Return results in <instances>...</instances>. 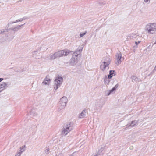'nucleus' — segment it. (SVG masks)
I'll return each mask as SVG.
<instances>
[{"label": "nucleus", "mask_w": 156, "mask_h": 156, "mask_svg": "<svg viewBox=\"0 0 156 156\" xmlns=\"http://www.w3.org/2000/svg\"><path fill=\"white\" fill-rule=\"evenodd\" d=\"M83 48V47L79 46L76 51L73 53V56L70 60V64L71 66H74L77 63L78 55L82 51Z\"/></svg>", "instance_id": "f257e3e1"}, {"label": "nucleus", "mask_w": 156, "mask_h": 156, "mask_svg": "<svg viewBox=\"0 0 156 156\" xmlns=\"http://www.w3.org/2000/svg\"><path fill=\"white\" fill-rule=\"evenodd\" d=\"M69 53L68 51L64 50L60 51L51 55L50 56V59L51 60H53L63 55H67Z\"/></svg>", "instance_id": "f03ea898"}, {"label": "nucleus", "mask_w": 156, "mask_h": 156, "mask_svg": "<svg viewBox=\"0 0 156 156\" xmlns=\"http://www.w3.org/2000/svg\"><path fill=\"white\" fill-rule=\"evenodd\" d=\"M68 99L66 97L63 96L60 98L58 106V112H60L62 109L65 108Z\"/></svg>", "instance_id": "7ed1b4c3"}, {"label": "nucleus", "mask_w": 156, "mask_h": 156, "mask_svg": "<svg viewBox=\"0 0 156 156\" xmlns=\"http://www.w3.org/2000/svg\"><path fill=\"white\" fill-rule=\"evenodd\" d=\"M146 30L150 34H154L156 32V23H149L146 27Z\"/></svg>", "instance_id": "20e7f679"}, {"label": "nucleus", "mask_w": 156, "mask_h": 156, "mask_svg": "<svg viewBox=\"0 0 156 156\" xmlns=\"http://www.w3.org/2000/svg\"><path fill=\"white\" fill-rule=\"evenodd\" d=\"M111 62V60L109 57H107L106 59L100 65V69L104 71L105 69L108 70L109 69L108 66Z\"/></svg>", "instance_id": "39448f33"}, {"label": "nucleus", "mask_w": 156, "mask_h": 156, "mask_svg": "<svg viewBox=\"0 0 156 156\" xmlns=\"http://www.w3.org/2000/svg\"><path fill=\"white\" fill-rule=\"evenodd\" d=\"M63 80V78L62 77H56L54 82V89L56 90L62 84Z\"/></svg>", "instance_id": "423d86ee"}, {"label": "nucleus", "mask_w": 156, "mask_h": 156, "mask_svg": "<svg viewBox=\"0 0 156 156\" xmlns=\"http://www.w3.org/2000/svg\"><path fill=\"white\" fill-rule=\"evenodd\" d=\"M123 58L122 57V54L121 52H119L116 53L115 55V60L116 61L115 62V64L118 66L122 62V59Z\"/></svg>", "instance_id": "0eeeda50"}, {"label": "nucleus", "mask_w": 156, "mask_h": 156, "mask_svg": "<svg viewBox=\"0 0 156 156\" xmlns=\"http://www.w3.org/2000/svg\"><path fill=\"white\" fill-rule=\"evenodd\" d=\"M8 82H2L0 84V92L5 89L8 85H10Z\"/></svg>", "instance_id": "6e6552de"}, {"label": "nucleus", "mask_w": 156, "mask_h": 156, "mask_svg": "<svg viewBox=\"0 0 156 156\" xmlns=\"http://www.w3.org/2000/svg\"><path fill=\"white\" fill-rule=\"evenodd\" d=\"M25 24V23H24L20 25H18L16 26H14L10 28L9 29V30H12L13 31L14 33L16 32L20 29V28L21 27L24 25Z\"/></svg>", "instance_id": "1a4fd4ad"}, {"label": "nucleus", "mask_w": 156, "mask_h": 156, "mask_svg": "<svg viewBox=\"0 0 156 156\" xmlns=\"http://www.w3.org/2000/svg\"><path fill=\"white\" fill-rule=\"evenodd\" d=\"M64 127L66 129L68 130L69 132L72 131L73 128V123L71 122L67 123Z\"/></svg>", "instance_id": "9d476101"}, {"label": "nucleus", "mask_w": 156, "mask_h": 156, "mask_svg": "<svg viewBox=\"0 0 156 156\" xmlns=\"http://www.w3.org/2000/svg\"><path fill=\"white\" fill-rule=\"evenodd\" d=\"M138 124V121L137 120L132 121L130 124H128L127 125L128 128H132Z\"/></svg>", "instance_id": "9b49d317"}, {"label": "nucleus", "mask_w": 156, "mask_h": 156, "mask_svg": "<svg viewBox=\"0 0 156 156\" xmlns=\"http://www.w3.org/2000/svg\"><path fill=\"white\" fill-rule=\"evenodd\" d=\"M118 87V84H116L113 87L111 90L108 91V93L107 94V96L111 94H112L115 91L116 89Z\"/></svg>", "instance_id": "f8f14e48"}, {"label": "nucleus", "mask_w": 156, "mask_h": 156, "mask_svg": "<svg viewBox=\"0 0 156 156\" xmlns=\"http://www.w3.org/2000/svg\"><path fill=\"white\" fill-rule=\"evenodd\" d=\"M138 36V34L136 33H132L129 35L127 38L130 39H135Z\"/></svg>", "instance_id": "ddd939ff"}, {"label": "nucleus", "mask_w": 156, "mask_h": 156, "mask_svg": "<svg viewBox=\"0 0 156 156\" xmlns=\"http://www.w3.org/2000/svg\"><path fill=\"white\" fill-rule=\"evenodd\" d=\"M87 111L84 109L79 114V118L80 119H82L84 118L86 115Z\"/></svg>", "instance_id": "4468645a"}, {"label": "nucleus", "mask_w": 156, "mask_h": 156, "mask_svg": "<svg viewBox=\"0 0 156 156\" xmlns=\"http://www.w3.org/2000/svg\"><path fill=\"white\" fill-rule=\"evenodd\" d=\"M51 81V80L49 78V76H47L46 78L44 79L42 83V84H43L45 85L48 84L49 85V83Z\"/></svg>", "instance_id": "2eb2a0df"}, {"label": "nucleus", "mask_w": 156, "mask_h": 156, "mask_svg": "<svg viewBox=\"0 0 156 156\" xmlns=\"http://www.w3.org/2000/svg\"><path fill=\"white\" fill-rule=\"evenodd\" d=\"M69 132V131L68 130L66 129L63 127L62 129L61 134L65 136Z\"/></svg>", "instance_id": "dca6fc26"}, {"label": "nucleus", "mask_w": 156, "mask_h": 156, "mask_svg": "<svg viewBox=\"0 0 156 156\" xmlns=\"http://www.w3.org/2000/svg\"><path fill=\"white\" fill-rule=\"evenodd\" d=\"M115 71L114 70H111L109 71V74L108 75V77L109 79H110L114 76V74Z\"/></svg>", "instance_id": "f3484780"}, {"label": "nucleus", "mask_w": 156, "mask_h": 156, "mask_svg": "<svg viewBox=\"0 0 156 156\" xmlns=\"http://www.w3.org/2000/svg\"><path fill=\"white\" fill-rule=\"evenodd\" d=\"M15 23H16V22H15V21H10L8 23V25L5 27V29L7 32L9 31V29H8V27H9V25L10 24H13Z\"/></svg>", "instance_id": "a211bd4d"}, {"label": "nucleus", "mask_w": 156, "mask_h": 156, "mask_svg": "<svg viewBox=\"0 0 156 156\" xmlns=\"http://www.w3.org/2000/svg\"><path fill=\"white\" fill-rule=\"evenodd\" d=\"M104 103H102L101 104H100L98 105V103L96 104V106L97 108L101 109L103 107Z\"/></svg>", "instance_id": "6ab92c4d"}, {"label": "nucleus", "mask_w": 156, "mask_h": 156, "mask_svg": "<svg viewBox=\"0 0 156 156\" xmlns=\"http://www.w3.org/2000/svg\"><path fill=\"white\" fill-rule=\"evenodd\" d=\"M103 150H104L103 148L101 147L99 150L97 154L95 155V156H98L101 154V153L102 152Z\"/></svg>", "instance_id": "aec40b11"}, {"label": "nucleus", "mask_w": 156, "mask_h": 156, "mask_svg": "<svg viewBox=\"0 0 156 156\" xmlns=\"http://www.w3.org/2000/svg\"><path fill=\"white\" fill-rule=\"evenodd\" d=\"M49 148H48L44 151V153L46 154H47L49 153Z\"/></svg>", "instance_id": "412c9836"}, {"label": "nucleus", "mask_w": 156, "mask_h": 156, "mask_svg": "<svg viewBox=\"0 0 156 156\" xmlns=\"http://www.w3.org/2000/svg\"><path fill=\"white\" fill-rule=\"evenodd\" d=\"M135 81L136 82H139L141 81V80L136 77Z\"/></svg>", "instance_id": "4be33fe9"}, {"label": "nucleus", "mask_w": 156, "mask_h": 156, "mask_svg": "<svg viewBox=\"0 0 156 156\" xmlns=\"http://www.w3.org/2000/svg\"><path fill=\"white\" fill-rule=\"evenodd\" d=\"M6 31V30H5V29H3L2 30H0V34H1L3 33H4Z\"/></svg>", "instance_id": "5701e85b"}, {"label": "nucleus", "mask_w": 156, "mask_h": 156, "mask_svg": "<svg viewBox=\"0 0 156 156\" xmlns=\"http://www.w3.org/2000/svg\"><path fill=\"white\" fill-rule=\"evenodd\" d=\"M87 33V32L85 31V32L83 33H80V36L81 37H83Z\"/></svg>", "instance_id": "b1692460"}, {"label": "nucleus", "mask_w": 156, "mask_h": 156, "mask_svg": "<svg viewBox=\"0 0 156 156\" xmlns=\"http://www.w3.org/2000/svg\"><path fill=\"white\" fill-rule=\"evenodd\" d=\"M136 76H132L131 77V79H132V80H134V81H135V80H136Z\"/></svg>", "instance_id": "393cba45"}, {"label": "nucleus", "mask_w": 156, "mask_h": 156, "mask_svg": "<svg viewBox=\"0 0 156 156\" xmlns=\"http://www.w3.org/2000/svg\"><path fill=\"white\" fill-rule=\"evenodd\" d=\"M25 147V146H23L22 147V148H21V150H20V152L22 153V152H23L24 151V150L23 149V148Z\"/></svg>", "instance_id": "a878e982"}, {"label": "nucleus", "mask_w": 156, "mask_h": 156, "mask_svg": "<svg viewBox=\"0 0 156 156\" xmlns=\"http://www.w3.org/2000/svg\"><path fill=\"white\" fill-rule=\"evenodd\" d=\"M137 48V46L135 45L133 46V51L134 52H135L136 49Z\"/></svg>", "instance_id": "bb28decb"}, {"label": "nucleus", "mask_w": 156, "mask_h": 156, "mask_svg": "<svg viewBox=\"0 0 156 156\" xmlns=\"http://www.w3.org/2000/svg\"><path fill=\"white\" fill-rule=\"evenodd\" d=\"M23 20H22V19L21 18H20L19 20H16L15 21V22H16V23H17V22H21Z\"/></svg>", "instance_id": "cd10ccee"}, {"label": "nucleus", "mask_w": 156, "mask_h": 156, "mask_svg": "<svg viewBox=\"0 0 156 156\" xmlns=\"http://www.w3.org/2000/svg\"><path fill=\"white\" fill-rule=\"evenodd\" d=\"M14 71L16 72H18L20 71V69L17 68H14Z\"/></svg>", "instance_id": "c85d7f7f"}, {"label": "nucleus", "mask_w": 156, "mask_h": 156, "mask_svg": "<svg viewBox=\"0 0 156 156\" xmlns=\"http://www.w3.org/2000/svg\"><path fill=\"white\" fill-rule=\"evenodd\" d=\"M21 153L20 152H18L17 154L15 156H20Z\"/></svg>", "instance_id": "c756f323"}, {"label": "nucleus", "mask_w": 156, "mask_h": 156, "mask_svg": "<svg viewBox=\"0 0 156 156\" xmlns=\"http://www.w3.org/2000/svg\"><path fill=\"white\" fill-rule=\"evenodd\" d=\"M150 0H144V1L145 3H150Z\"/></svg>", "instance_id": "7c9ffc66"}, {"label": "nucleus", "mask_w": 156, "mask_h": 156, "mask_svg": "<svg viewBox=\"0 0 156 156\" xmlns=\"http://www.w3.org/2000/svg\"><path fill=\"white\" fill-rule=\"evenodd\" d=\"M22 20H26L28 19V18L27 17H24L23 18H21Z\"/></svg>", "instance_id": "2f4dec72"}, {"label": "nucleus", "mask_w": 156, "mask_h": 156, "mask_svg": "<svg viewBox=\"0 0 156 156\" xmlns=\"http://www.w3.org/2000/svg\"><path fill=\"white\" fill-rule=\"evenodd\" d=\"M141 41H138V42L135 41V43L136 44V45H137L139 44Z\"/></svg>", "instance_id": "473e14b6"}, {"label": "nucleus", "mask_w": 156, "mask_h": 156, "mask_svg": "<svg viewBox=\"0 0 156 156\" xmlns=\"http://www.w3.org/2000/svg\"><path fill=\"white\" fill-rule=\"evenodd\" d=\"M57 156H64V155L62 153H59L58 154V155Z\"/></svg>", "instance_id": "72a5a7b5"}, {"label": "nucleus", "mask_w": 156, "mask_h": 156, "mask_svg": "<svg viewBox=\"0 0 156 156\" xmlns=\"http://www.w3.org/2000/svg\"><path fill=\"white\" fill-rule=\"evenodd\" d=\"M107 81H108V80L107 79H105L104 80L105 83H106V82ZM108 83H109V81L108 82V83H107V84H108Z\"/></svg>", "instance_id": "f704fd0d"}, {"label": "nucleus", "mask_w": 156, "mask_h": 156, "mask_svg": "<svg viewBox=\"0 0 156 156\" xmlns=\"http://www.w3.org/2000/svg\"><path fill=\"white\" fill-rule=\"evenodd\" d=\"M156 71V66L154 67V69L153 70V71Z\"/></svg>", "instance_id": "c9c22d12"}, {"label": "nucleus", "mask_w": 156, "mask_h": 156, "mask_svg": "<svg viewBox=\"0 0 156 156\" xmlns=\"http://www.w3.org/2000/svg\"><path fill=\"white\" fill-rule=\"evenodd\" d=\"M4 80L3 78H0V82H1L2 81V80Z\"/></svg>", "instance_id": "e433bc0d"}, {"label": "nucleus", "mask_w": 156, "mask_h": 156, "mask_svg": "<svg viewBox=\"0 0 156 156\" xmlns=\"http://www.w3.org/2000/svg\"><path fill=\"white\" fill-rule=\"evenodd\" d=\"M154 71H153V70H152V71L151 72V73H154Z\"/></svg>", "instance_id": "4c0bfd02"}, {"label": "nucleus", "mask_w": 156, "mask_h": 156, "mask_svg": "<svg viewBox=\"0 0 156 156\" xmlns=\"http://www.w3.org/2000/svg\"><path fill=\"white\" fill-rule=\"evenodd\" d=\"M130 149H131L132 148H133V147H130Z\"/></svg>", "instance_id": "58836bf2"}, {"label": "nucleus", "mask_w": 156, "mask_h": 156, "mask_svg": "<svg viewBox=\"0 0 156 156\" xmlns=\"http://www.w3.org/2000/svg\"><path fill=\"white\" fill-rule=\"evenodd\" d=\"M36 52H37V51H34V53H36Z\"/></svg>", "instance_id": "ea45409f"}, {"label": "nucleus", "mask_w": 156, "mask_h": 156, "mask_svg": "<svg viewBox=\"0 0 156 156\" xmlns=\"http://www.w3.org/2000/svg\"><path fill=\"white\" fill-rule=\"evenodd\" d=\"M32 111L30 112L31 113L32 112Z\"/></svg>", "instance_id": "a19ab883"}, {"label": "nucleus", "mask_w": 156, "mask_h": 156, "mask_svg": "<svg viewBox=\"0 0 156 156\" xmlns=\"http://www.w3.org/2000/svg\"><path fill=\"white\" fill-rule=\"evenodd\" d=\"M94 156H95V155Z\"/></svg>", "instance_id": "79ce46f5"}]
</instances>
